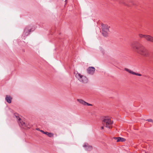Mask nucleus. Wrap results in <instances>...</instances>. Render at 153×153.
I'll return each instance as SVG.
<instances>
[{
    "instance_id": "f257e3e1",
    "label": "nucleus",
    "mask_w": 153,
    "mask_h": 153,
    "mask_svg": "<svg viewBox=\"0 0 153 153\" xmlns=\"http://www.w3.org/2000/svg\"><path fill=\"white\" fill-rule=\"evenodd\" d=\"M130 47L133 51L140 55L145 57L149 56V53L148 50L138 42L135 41L132 42Z\"/></svg>"
},
{
    "instance_id": "f03ea898",
    "label": "nucleus",
    "mask_w": 153,
    "mask_h": 153,
    "mask_svg": "<svg viewBox=\"0 0 153 153\" xmlns=\"http://www.w3.org/2000/svg\"><path fill=\"white\" fill-rule=\"evenodd\" d=\"M102 123L106 127L110 129H111L112 128L113 121L110 118H105L102 121Z\"/></svg>"
},
{
    "instance_id": "7ed1b4c3",
    "label": "nucleus",
    "mask_w": 153,
    "mask_h": 153,
    "mask_svg": "<svg viewBox=\"0 0 153 153\" xmlns=\"http://www.w3.org/2000/svg\"><path fill=\"white\" fill-rule=\"evenodd\" d=\"M119 3L128 7H131L134 5V1L133 0H120Z\"/></svg>"
},
{
    "instance_id": "20e7f679",
    "label": "nucleus",
    "mask_w": 153,
    "mask_h": 153,
    "mask_svg": "<svg viewBox=\"0 0 153 153\" xmlns=\"http://www.w3.org/2000/svg\"><path fill=\"white\" fill-rule=\"evenodd\" d=\"M109 27L106 25H102V33L103 35L106 36H108L109 32Z\"/></svg>"
},
{
    "instance_id": "39448f33",
    "label": "nucleus",
    "mask_w": 153,
    "mask_h": 153,
    "mask_svg": "<svg viewBox=\"0 0 153 153\" xmlns=\"http://www.w3.org/2000/svg\"><path fill=\"white\" fill-rule=\"evenodd\" d=\"M76 76L81 82L86 83L88 81L87 78L85 76L81 75L80 74L77 73L76 74Z\"/></svg>"
},
{
    "instance_id": "423d86ee",
    "label": "nucleus",
    "mask_w": 153,
    "mask_h": 153,
    "mask_svg": "<svg viewBox=\"0 0 153 153\" xmlns=\"http://www.w3.org/2000/svg\"><path fill=\"white\" fill-rule=\"evenodd\" d=\"M88 73L93 74L95 71V68L92 67H89L87 69Z\"/></svg>"
},
{
    "instance_id": "0eeeda50",
    "label": "nucleus",
    "mask_w": 153,
    "mask_h": 153,
    "mask_svg": "<svg viewBox=\"0 0 153 153\" xmlns=\"http://www.w3.org/2000/svg\"><path fill=\"white\" fill-rule=\"evenodd\" d=\"M114 139L117 140V142H124L126 140V139L124 138L120 137H115L114 138Z\"/></svg>"
},
{
    "instance_id": "6e6552de",
    "label": "nucleus",
    "mask_w": 153,
    "mask_h": 153,
    "mask_svg": "<svg viewBox=\"0 0 153 153\" xmlns=\"http://www.w3.org/2000/svg\"><path fill=\"white\" fill-rule=\"evenodd\" d=\"M78 100V101H79V102L80 103H81L84 105H91V104H89L87 102H85L82 100Z\"/></svg>"
},
{
    "instance_id": "1a4fd4ad",
    "label": "nucleus",
    "mask_w": 153,
    "mask_h": 153,
    "mask_svg": "<svg viewBox=\"0 0 153 153\" xmlns=\"http://www.w3.org/2000/svg\"><path fill=\"white\" fill-rule=\"evenodd\" d=\"M5 99L8 103H10L11 102L12 98L10 97L7 95Z\"/></svg>"
},
{
    "instance_id": "9d476101",
    "label": "nucleus",
    "mask_w": 153,
    "mask_h": 153,
    "mask_svg": "<svg viewBox=\"0 0 153 153\" xmlns=\"http://www.w3.org/2000/svg\"><path fill=\"white\" fill-rule=\"evenodd\" d=\"M41 132H43V133L45 134H46L48 135L49 137H53V134L52 133H49L47 132H44L42 130Z\"/></svg>"
},
{
    "instance_id": "9b49d317",
    "label": "nucleus",
    "mask_w": 153,
    "mask_h": 153,
    "mask_svg": "<svg viewBox=\"0 0 153 153\" xmlns=\"http://www.w3.org/2000/svg\"><path fill=\"white\" fill-rule=\"evenodd\" d=\"M124 69L126 71H127V72H128V73H129L130 74H136L135 73L132 71H131V70H130L128 69H127V68H125Z\"/></svg>"
},
{
    "instance_id": "f8f14e48",
    "label": "nucleus",
    "mask_w": 153,
    "mask_h": 153,
    "mask_svg": "<svg viewBox=\"0 0 153 153\" xmlns=\"http://www.w3.org/2000/svg\"><path fill=\"white\" fill-rule=\"evenodd\" d=\"M151 36L150 35H146V37H145V39L147 40L148 41H149L150 39V38Z\"/></svg>"
},
{
    "instance_id": "ddd939ff",
    "label": "nucleus",
    "mask_w": 153,
    "mask_h": 153,
    "mask_svg": "<svg viewBox=\"0 0 153 153\" xmlns=\"http://www.w3.org/2000/svg\"><path fill=\"white\" fill-rule=\"evenodd\" d=\"M146 35H143L141 34H139V36L140 38H144L145 39Z\"/></svg>"
},
{
    "instance_id": "4468645a",
    "label": "nucleus",
    "mask_w": 153,
    "mask_h": 153,
    "mask_svg": "<svg viewBox=\"0 0 153 153\" xmlns=\"http://www.w3.org/2000/svg\"><path fill=\"white\" fill-rule=\"evenodd\" d=\"M20 123H21V125L22 126H23L24 127V126H26V124L23 122L22 121V122H21L20 121Z\"/></svg>"
},
{
    "instance_id": "2eb2a0df",
    "label": "nucleus",
    "mask_w": 153,
    "mask_h": 153,
    "mask_svg": "<svg viewBox=\"0 0 153 153\" xmlns=\"http://www.w3.org/2000/svg\"><path fill=\"white\" fill-rule=\"evenodd\" d=\"M149 41H150L152 42H153V37H152L151 36Z\"/></svg>"
},
{
    "instance_id": "dca6fc26",
    "label": "nucleus",
    "mask_w": 153,
    "mask_h": 153,
    "mask_svg": "<svg viewBox=\"0 0 153 153\" xmlns=\"http://www.w3.org/2000/svg\"><path fill=\"white\" fill-rule=\"evenodd\" d=\"M88 148H89V149H87V148H86V149L88 150H91L92 149V147L91 146H88Z\"/></svg>"
},
{
    "instance_id": "f3484780",
    "label": "nucleus",
    "mask_w": 153,
    "mask_h": 153,
    "mask_svg": "<svg viewBox=\"0 0 153 153\" xmlns=\"http://www.w3.org/2000/svg\"><path fill=\"white\" fill-rule=\"evenodd\" d=\"M15 115L16 117L17 118V119L19 118V121H20L21 119L19 117V116H18V115L17 114H15Z\"/></svg>"
},
{
    "instance_id": "a211bd4d",
    "label": "nucleus",
    "mask_w": 153,
    "mask_h": 153,
    "mask_svg": "<svg viewBox=\"0 0 153 153\" xmlns=\"http://www.w3.org/2000/svg\"><path fill=\"white\" fill-rule=\"evenodd\" d=\"M147 121L149 122H153V121L152 119H149L147 120Z\"/></svg>"
},
{
    "instance_id": "6ab92c4d",
    "label": "nucleus",
    "mask_w": 153,
    "mask_h": 153,
    "mask_svg": "<svg viewBox=\"0 0 153 153\" xmlns=\"http://www.w3.org/2000/svg\"><path fill=\"white\" fill-rule=\"evenodd\" d=\"M134 75H138L139 76H141V74H137L136 73V74H133Z\"/></svg>"
},
{
    "instance_id": "aec40b11",
    "label": "nucleus",
    "mask_w": 153,
    "mask_h": 153,
    "mask_svg": "<svg viewBox=\"0 0 153 153\" xmlns=\"http://www.w3.org/2000/svg\"><path fill=\"white\" fill-rule=\"evenodd\" d=\"M104 129V126H102L101 127V129Z\"/></svg>"
}]
</instances>
